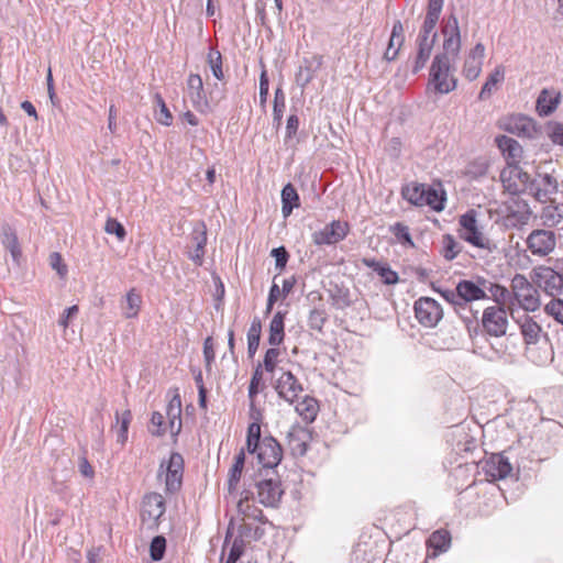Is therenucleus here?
I'll list each match as a JSON object with an SVG mask.
<instances>
[{"label":"nucleus","mask_w":563,"mask_h":563,"mask_svg":"<svg viewBox=\"0 0 563 563\" xmlns=\"http://www.w3.org/2000/svg\"><path fill=\"white\" fill-rule=\"evenodd\" d=\"M460 238L471 245L485 250L488 253L498 252L500 246L504 244V231L500 229H494L493 227L487 231L483 232L477 224L476 211L471 209L462 214L459 219Z\"/></svg>","instance_id":"f257e3e1"},{"label":"nucleus","mask_w":563,"mask_h":563,"mask_svg":"<svg viewBox=\"0 0 563 563\" xmlns=\"http://www.w3.org/2000/svg\"><path fill=\"white\" fill-rule=\"evenodd\" d=\"M486 285L487 280L478 278L477 282L462 279L457 283L454 290L452 289H437L442 298L454 307L456 313L465 321L472 322V319L464 316L462 311L467 309L468 302L486 299Z\"/></svg>","instance_id":"f03ea898"},{"label":"nucleus","mask_w":563,"mask_h":563,"mask_svg":"<svg viewBox=\"0 0 563 563\" xmlns=\"http://www.w3.org/2000/svg\"><path fill=\"white\" fill-rule=\"evenodd\" d=\"M402 198L413 206H428L434 211L444 209V197L431 186L419 183H410L401 189Z\"/></svg>","instance_id":"7ed1b4c3"},{"label":"nucleus","mask_w":563,"mask_h":563,"mask_svg":"<svg viewBox=\"0 0 563 563\" xmlns=\"http://www.w3.org/2000/svg\"><path fill=\"white\" fill-rule=\"evenodd\" d=\"M441 32L443 34V51L437 54L434 57H440L444 60H451L455 64L461 51L462 42L459 20L454 13H451L443 21Z\"/></svg>","instance_id":"20e7f679"},{"label":"nucleus","mask_w":563,"mask_h":563,"mask_svg":"<svg viewBox=\"0 0 563 563\" xmlns=\"http://www.w3.org/2000/svg\"><path fill=\"white\" fill-rule=\"evenodd\" d=\"M455 67L451 60L434 57L430 67V84L438 93H449L456 88Z\"/></svg>","instance_id":"39448f33"},{"label":"nucleus","mask_w":563,"mask_h":563,"mask_svg":"<svg viewBox=\"0 0 563 563\" xmlns=\"http://www.w3.org/2000/svg\"><path fill=\"white\" fill-rule=\"evenodd\" d=\"M185 461L180 453L172 452L167 461H162L158 470V478L164 476L165 490L175 494L183 485Z\"/></svg>","instance_id":"423d86ee"},{"label":"nucleus","mask_w":563,"mask_h":563,"mask_svg":"<svg viewBox=\"0 0 563 563\" xmlns=\"http://www.w3.org/2000/svg\"><path fill=\"white\" fill-rule=\"evenodd\" d=\"M514 297L526 311H536L540 307L538 289L522 274H516L511 279Z\"/></svg>","instance_id":"0eeeda50"},{"label":"nucleus","mask_w":563,"mask_h":563,"mask_svg":"<svg viewBox=\"0 0 563 563\" xmlns=\"http://www.w3.org/2000/svg\"><path fill=\"white\" fill-rule=\"evenodd\" d=\"M556 233L549 229H534L526 238L527 250L534 256L550 255L556 246Z\"/></svg>","instance_id":"6e6552de"},{"label":"nucleus","mask_w":563,"mask_h":563,"mask_svg":"<svg viewBox=\"0 0 563 563\" xmlns=\"http://www.w3.org/2000/svg\"><path fill=\"white\" fill-rule=\"evenodd\" d=\"M531 179L518 164H508L500 173L503 186L511 195L529 194Z\"/></svg>","instance_id":"1a4fd4ad"},{"label":"nucleus","mask_w":563,"mask_h":563,"mask_svg":"<svg viewBox=\"0 0 563 563\" xmlns=\"http://www.w3.org/2000/svg\"><path fill=\"white\" fill-rule=\"evenodd\" d=\"M481 325L483 331L489 336H504L508 328L506 308L493 306L485 308L482 314Z\"/></svg>","instance_id":"9d476101"},{"label":"nucleus","mask_w":563,"mask_h":563,"mask_svg":"<svg viewBox=\"0 0 563 563\" xmlns=\"http://www.w3.org/2000/svg\"><path fill=\"white\" fill-rule=\"evenodd\" d=\"M418 322L427 328L435 327L443 318L441 305L433 298L420 297L413 305Z\"/></svg>","instance_id":"9b49d317"},{"label":"nucleus","mask_w":563,"mask_h":563,"mask_svg":"<svg viewBox=\"0 0 563 563\" xmlns=\"http://www.w3.org/2000/svg\"><path fill=\"white\" fill-rule=\"evenodd\" d=\"M258 463L266 470H273L278 466L283 459V448L279 442L272 435H266L262 442L256 445Z\"/></svg>","instance_id":"f8f14e48"},{"label":"nucleus","mask_w":563,"mask_h":563,"mask_svg":"<svg viewBox=\"0 0 563 563\" xmlns=\"http://www.w3.org/2000/svg\"><path fill=\"white\" fill-rule=\"evenodd\" d=\"M349 233V224L340 220H333L323 229L312 233V242L316 245H331L344 240Z\"/></svg>","instance_id":"ddd939ff"},{"label":"nucleus","mask_w":563,"mask_h":563,"mask_svg":"<svg viewBox=\"0 0 563 563\" xmlns=\"http://www.w3.org/2000/svg\"><path fill=\"white\" fill-rule=\"evenodd\" d=\"M559 190V184L554 176L550 174H538L531 179L529 195L533 196L539 202L545 203Z\"/></svg>","instance_id":"4468645a"},{"label":"nucleus","mask_w":563,"mask_h":563,"mask_svg":"<svg viewBox=\"0 0 563 563\" xmlns=\"http://www.w3.org/2000/svg\"><path fill=\"white\" fill-rule=\"evenodd\" d=\"M501 129L520 137H534L537 123L533 119L523 114H512L503 120Z\"/></svg>","instance_id":"2eb2a0df"},{"label":"nucleus","mask_w":563,"mask_h":563,"mask_svg":"<svg viewBox=\"0 0 563 563\" xmlns=\"http://www.w3.org/2000/svg\"><path fill=\"white\" fill-rule=\"evenodd\" d=\"M258 501L265 507H277L284 490L278 478H265L256 484Z\"/></svg>","instance_id":"dca6fc26"},{"label":"nucleus","mask_w":563,"mask_h":563,"mask_svg":"<svg viewBox=\"0 0 563 563\" xmlns=\"http://www.w3.org/2000/svg\"><path fill=\"white\" fill-rule=\"evenodd\" d=\"M539 285L544 291L552 296H559L563 292V272L562 267L560 271H554L551 267L542 266L536 271Z\"/></svg>","instance_id":"f3484780"},{"label":"nucleus","mask_w":563,"mask_h":563,"mask_svg":"<svg viewBox=\"0 0 563 563\" xmlns=\"http://www.w3.org/2000/svg\"><path fill=\"white\" fill-rule=\"evenodd\" d=\"M275 389L278 396L289 404H294L303 391L301 383L289 371L282 373L276 380Z\"/></svg>","instance_id":"a211bd4d"},{"label":"nucleus","mask_w":563,"mask_h":563,"mask_svg":"<svg viewBox=\"0 0 563 563\" xmlns=\"http://www.w3.org/2000/svg\"><path fill=\"white\" fill-rule=\"evenodd\" d=\"M483 472L492 481L504 479L512 471V466L504 454H492L488 459L483 462Z\"/></svg>","instance_id":"6ab92c4d"},{"label":"nucleus","mask_w":563,"mask_h":563,"mask_svg":"<svg viewBox=\"0 0 563 563\" xmlns=\"http://www.w3.org/2000/svg\"><path fill=\"white\" fill-rule=\"evenodd\" d=\"M187 87L194 108L201 113H207L209 111V100L205 93L203 81L200 75L190 74L187 79Z\"/></svg>","instance_id":"aec40b11"},{"label":"nucleus","mask_w":563,"mask_h":563,"mask_svg":"<svg viewBox=\"0 0 563 563\" xmlns=\"http://www.w3.org/2000/svg\"><path fill=\"white\" fill-rule=\"evenodd\" d=\"M323 58L321 55H313L311 57H305L296 73V84L305 88L314 78L317 71L322 66Z\"/></svg>","instance_id":"412c9836"},{"label":"nucleus","mask_w":563,"mask_h":563,"mask_svg":"<svg viewBox=\"0 0 563 563\" xmlns=\"http://www.w3.org/2000/svg\"><path fill=\"white\" fill-rule=\"evenodd\" d=\"M561 92L555 89L544 88L540 91L536 110L540 117H549L559 107L561 102Z\"/></svg>","instance_id":"4be33fe9"},{"label":"nucleus","mask_w":563,"mask_h":563,"mask_svg":"<svg viewBox=\"0 0 563 563\" xmlns=\"http://www.w3.org/2000/svg\"><path fill=\"white\" fill-rule=\"evenodd\" d=\"M505 221L509 227L526 224L530 219V210L525 201L514 200L506 205Z\"/></svg>","instance_id":"5701e85b"},{"label":"nucleus","mask_w":563,"mask_h":563,"mask_svg":"<svg viewBox=\"0 0 563 563\" xmlns=\"http://www.w3.org/2000/svg\"><path fill=\"white\" fill-rule=\"evenodd\" d=\"M437 40L438 38H435V36H417V55L412 67V74L419 73L426 66Z\"/></svg>","instance_id":"b1692460"},{"label":"nucleus","mask_w":563,"mask_h":563,"mask_svg":"<svg viewBox=\"0 0 563 563\" xmlns=\"http://www.w3.org/2000/svg\"><path fill=\"white\" fill-rule=\"evenodd\" d=\"M164 512L165 501L161 494L151 493L144 497L141 514L143 520H145L146 517L148 519L157 520L164 515Z\"/></svg>","instance_id":"393cba45"},{"label":"nucleus","mask_w":563,"mask_h":563,"mask_svg":"<svg viewBox=\"0 0 563 563\" xmlns=\"http://www.w3.org/2000/svg\"><path fill=\"white\" fill-rule=\"evenodd\" d=\"M495 141L498 148L501 151L504 157L506 158L507 165L519 163L523 151L518 141L507 135H499Z\"/></svg>","instance_id":"a878e982"},{"label":"nucleus","mask_w":563,"mask_h":563,"mask_svg":"<svg viewBox=\"0 0 563 563\" xmlns=\"http://www.w3.org/2000/svg\"><path fill=\"white\" fill-rule=\"evenodd\" d=\"M309 433L305 428L294 427L287 433V443L292 455L302 456L308 450Z\"/></svg>","instance_id":"bb28decb"},{"label":"nucleus","mask_w":563,"mask_h":563,"mask_svg":"<svg viewBox=\"0 0 563 563\" xmlns=\"http://www.w3.org/2000/svg\"><path fill=\"white\" fill-rule=\"evenodd\" d=\"M191 243L195 245V252L190 258L198 265H201L205 255V246L207 244V227L205 222L195 225L190 234Z\"/></svg>","instance_id":"cd10ccee"},{"label":"nucleus","mask_w":563,"mask_h":563,"mask_svg":"<svg viewBox=\"0 0 563 563\" xmlns=\"http://www.w3.org/2000/svg\"><path fill=\"white\" fill-rule=\"evenodd\" d=\"M451 542L452 537L450 531L441 528L430 534L427 545L432 550V556H437L440 553L446 552L451 548Z\"/></svg>","instance_id":"c85d7f7f"},{"label":"nucleus","mask_w":563,"mask_h":563,"mask_svg":"<svg viewBox=\"0 0 563 563\" xmlns=\"http://www.w3.org/2000/svg\"><path fill=\"white\" fill-rule=\"evenodd\" d=\"M142 302L143 300L141 294L135 288H131L126 292L124 300L121 302L122 316L125 319L137 318L141 311Z\"/></svg>","instance_id":"c756f323"},{"label":"nucleus","mask_w":563,"mask_h":563,"mask_svg":"<svg viewBox=\"0 0 563 563\" xmlns=\"http://www.w3.org/2000/svg\"><path fill=\"white\" fill-rule=\"evenodd\" d=\"M363 265L368 268H372L376 272L380 277L384 284L386 285H395L399 282L398 273L393 271L388 264L380 263L375 258L363 257Z\"/></svg>","instance_id":"7c9ffc66"},{"label":"nucleus","mask_w":563,"mask_h":563,"mask_svg":"<svg viewBox=\"0 0 563 563\" xmlns=\"http://www.w3.org/2000/svg\"><path fill=\"white\" fill-rule=\"evenodd\" d=\"M286 314L287 311H277L271 320L268 344L272 346H278L284 342Z\"/></svg>","instance_id":"2f4dec72"},{"label":"nucleus","mask_w":563,"mask_h":563,"mask_svg":"<svg viewBox=\"0 0 563 563\" xmlns=\"http://www.w3.org/2000/svg\"><path fill=\"white\" fill-rule=\"evenodd\" d=\"M282 213L284 218H287L291 214L295 208L300 206V198L295 188V186L290 183L284 186L282 189Z\"/></svg>","instance_id":"473e14b6"},{"label":"nucleus","mask_w":563,"mask_h":563,"mask_svg":"<svg viewBox=\"0 0 563 563\" xmlns=\"http://www.w3.org/2000/svg\"><path fill=\"white\" fill-rule=\"evenodd\" d=\"M518 322L525 342L527 344L537 343L542 332L541 327L528 314H525Z\"/></svg>","instance_id":"72a5a7b5"},{"label":"nucleus","mask_w":563,"mask_h":563,"mask_svg":"<svg viewBox=\"0 0 563 563\" xmlns=\"http://www.w3.org/2000/svg\"><path fill=\"white\" fill-rule=\"evenodd\" d=\"M295 409L302 420L313 422L319 411V404L316 398L305 396L302 400L297 402Z\"/></svg>","instance_id":"f704fd0d"},{"label":"nucleus","mask_w":563,"mask_h":563,"mask_svg":"<svg viewBox=\"0 0 563 563\" xmlns=\"http://www.w3.org/2000/svg\"><path fill=\"white\" fill-rule=\"evenodd\" d=\"M441 12L442 9L427 7L424 21L418 35L428 37L435 36V38H438V32L435 31V26L439 21Z\"/></svg>","instance_id":"c9c22d12"},{"label":"nucleus","mask_w":563,"mask_h":563,"mask_svg":"<svg viewBox=\"0 0 563 563\" xmlns=\"http://www.w3.org/2000/svg\"><path fill=\"white\" fill-rule=\"evenodd\" d=\"M262 333V323L258 318H254L247 331V354L253 357L258 350Z\"/></svg>","instance_id":"e433bc0d"},{"label":"nucleus","mask_w":563,"mask_h":563,"mask_svg":"<svg viewBox=\"0 0 563 563\" xmlns=\"http://www.w3.org/2000/svg\"><path fill=\"white\" fill-rule=\"evenodd\" d=\"M463 246L455 240L452 234H444L442 236V246L440 254L446 261H453L462 252Z\"/></svg>","instance_id":"4c0bfd02"},{"label":"nucleus","mask_w":563,"mask_h":563,"mask_svg":"<svg viewBox=\"0 0 563 563\" xmlns=\"http://www.w3.org/2000/svg\"><path fill=\"white\" fill-rule=\"evenodd\" d=\"M263 368L262 364L258 363L252 374L250 385H249V399L251 410L255 408V398L261 390V387L264 388L265 385L263 383Z\"/></svg>","instance_id":"58836bf2"},{"label":"nucleus","mask_w":563,"mask_h":563,"mask_svg":"<svg viewBox=\"0 0 563 563\" xmlns=\"http://www.w3.org/2000/svg\"><path fill=\"white\" fill-rule=\"evenodd\" d=\"M2 235V243L4 247L10 252L13 261L19 263L22 251L15 232L10 227H8L3 229Z\"/></svg>","instance_id":"ea45409f"},{"label":"nucleus","mask_w":563,"mask_h":563,"mask_svg":"<svg viewBox=\"0 0 563 563\" xmlns=\"http://www.w3.org/2000/svg\"><path fill=\"white\" fill-rule=\"evenodd\" d=\"M505 78V71L503 66H497L493 73L489 74L488 78L486 79L485 84L483 85L481 92H479V99L485 100L490 97L493 89L497 86V84L501 82Z\"/></svg>","instance_id":"a19ab883"},{"label":"nucleus","mask_w":563,"mask_h":563,"mask_svg":"<svg viewBox=\"0 0 563 563\" xmlns=\"http://www.w3.org/2000/svg\"><path fill=\"white\" fill-rule=\"evenodd\" d=\"M486 291L490 294L493 300L497 303L496 307H506L510 298V291L505 286L487 282Z\"/></svg>","instance_id":"79ce46f5"},{"label":"nucleus","mask_w":563,"mask_h":563,"mask_svg":"<svg viewBox=\"0 0 563 563\" xmlns=\"http://www.w3.org/2000/svg\"><path fill=\"white\" fill-rule=\"evenodd\" d=\"M247 500H249V492H245V497L240 499V501L238 504L239 511L242 512L245 517L252 518L260 522H265L266 518H265L262 509L257 508L256 506L249 505Z\"/></svg>","instance_id":"37998d69"},{"label":"nucleus","mask_w":563,"mask_h":563,"mask_svg":"<svg viewBox=\"0 0 563 563\" xmlns=\"http://www.w3.org/2000/svg\"><path fill=\"white\" fill-rule=\"evenodd\" d=\"M286 108V96L284 90L278 87L275 90L274 95V104H273V121L279 126L282 124L283 114Z\"/></svg>","instance_id":"c03bdc74"},{"label":"nucleus","mask_w":563,"mask_h":563,"mask_svg":"<svg viewBox=\"0 0 563 563\" xmlns=\"http://www.w3.org/2000/svg\"><path fill=\"white\" fill-rule=\"evenodd\" d=\"M208 65L212 71V75L218 79L222 80L224 78L223 69H222V55L217 49L211 47L209 49L208 56H207Z\"/></svg>","instance_id":"a18cd8bd"},{"label":"nucleus","mask_w":563,"mask_h":563,"mask_svg":"<svg viewBox=\"0 0 563 563\" xmlns=\"http://www.w3.org/2000/svg\"><path fill=\"white\" fill-rule=\"evenodd\" d=\"M328 314L323 308H313L308 316V325L311 330L322 332Z\"/></svg>","instance_id":"49530a36"},{"label":"nucleus","mask_w":563,"mask_h":563,"mask_svg":"<svg viewBox=\"0 0 563 563\" xmlns=\"http://www.w3.org/2000/svg\"><path fill=\"white\" fill-rule=\"evenodd\" d=\"M155 101L158 108L155 112L156 121L165 126H169L173 123V115L159 93L155 95Z\"/></svg>","instance_id":"de8ad7c7"},{"label":"nucleus","mask_w":563,"mask_h":563,"mask_svg":"<svg viewBox=\"0 0 563 563\" xmlns=\"http://www.w3.org/2000/svg\"><path fill=\"white\" fill-rule=\"evenodd\" d=\"M262 442L261 439V426L258 422L250 423L246 435V450L249 453L254 454L256 445Z\"/></svg>","instance_id":"09e8293b"},{"label":"nucleus","mask_w":563,"mask_h":563,"mask_svg":"<svg viewBox=\"0 0 563 563\" xmlns=\"http://www.w3.org/2000/svg\"><path fill=\"white\" fill-rule=\"evenodd\" d=\"M331 299L336 309H344L352 303L349 290L338 286L331 291Z\"/></svg>","instance_id":"8fccbe9b"},{"label":"nucleus","mask_w":563,"mask_h":563,"mask_svg":"<svg viewBox=\"0 0 563 563\" xmlns=\"http://www.w3.org/2000/svg\"><path fill=\"white\" fill-rule=\"evenodd\" d=\"M390 232L396 236V239L404 245L415 246V243L411 239L409 228L401 223L396 222L390 227Z\"/></svg>","instance_id":"3c124183"},{"label":"nucleus","mask_w":563,"mask_h":563,"mask_svg":"<svg viewBox=\"0 0 563 563\" xmlns=\"http://www.w3.org/2000/svg\"><path fill=\"white\" fill-rule=\"evenodd\" d=\"M166 550V539L163 536H156L150 544V555L153 561H161Z\"/></svg>","instance_id":"603ef678"},{"label":"nucleus","mask_w":563,"mask_h":563,"mask_svg":"<svg viewBox=\"0 0 563 563\" xmlns=\"http://www.w3.org/2000/svg\"><path fill=\"white\" fill-rule=\"evenodd\" d=\"M547 133L554 145L563 146V122L550 121L547 124Z\"/></svg>","instance_id":"864d4df0"},{"label":"nucleus","mask_w":563,"mask_h":563,"mask_svg":"<svg viewBox=\"0 0 563 563\" xmlns=\"http://www.w3.org/2000/svg\"><path fill=\"white\" fill-rule=\"evenodd\" d=\"M483 62L473 57H466L463 66V74L470 80H475L482 71Z\"/></svg>","instance_id":"5fc2aeb1"},{"label":"nucleus","mask_w":563,"mask_h":563,"mask_svg":"<svg viewBox=\"0 0 563 563\" xmlns=\"http://www.w3.org/2000/svg\"><path fill=\"white\" fill-rule=\"evenodd\" d=\"M541 218L545 224L558 225L562 221L563 214L560 207L548 206L543 209Z\"/></svg>","instance_id":"6e6d98bb"},{"label":"nucleus","mask_w":563,"mask_h":563,"mask_svg":"<svg viewBox=\"0 0 563 563\" xmlns=\"http://www.w3.org/2000/svg\"><path fill=\"white\" fill-rule=\"evenodd\" d=\"M280 350L276 346L268 349L264 355L262 368L267 373H273L277 366Z\"/></svg>","instance_id":"4d7b16f0"},{"label":"nucleus","mask_w":563,"mask_h":563,"mask_svg":"<svg viewBox=\"0 0 563 563\" xmlns=\"http://www.w3.org/2000/svg\"><path fill=\"white\" fill-rule=\"evenodd\" d=\"M168 420H181V398L179 394L173 396L166 407Z\"/></svg>","instance_id":"13d9d810"},{"label":"nucleus","mask_w":563,"mask_h":563,"mask_svg":"<svg viewBox=\"0 0 563 563\" xmlns=\"http://www.w3.org/2000/svg\"><path fill=\"white\" fill-rule=\"evenodd\" d=\"M164 424V416L158 411H154L148 427L150 433L154 437H163L166 433Z\"/></svg>","instance_id":"bf43d9fd"},{"label":"nucleus","mask_w":563,"mask_h":563,"mask_svg":"<svg viewBox=\"0 0 563 563\" xmlns=\"http://www.w3.org/2000/svg\"><path fill=\"white\" fill-rule=\"evenodd\" d=\"M48 261L52 269L56 271L60 278H65L67 276V265L64 263V260L58 252L51 253Z\"/></svg>","instance_id":"052dcab7"},{"label":"nucleus","mask_w":563,"mask_h":563,"mask_svg":"<svg viewBox=\"0 0 563 563\" xmlns=\"http://www.w3.org/2000/svg\"><path fill=\"white\" fill-rule=\"evenodd\" d=\"M104 231L108 234H114L119 241H123L126 235V231H125L123 224L113 218H109L107 220L106 225H104Z\"/></svg>","instance_id":"680f3d73"},{"label":"nucleus","mask_w":563,"mask_h":563,"mask_svg":"<svg viewBox=\"0 0 563 563\" xmlns=\"http://www.w3.org/2000/svg\"><path fill=\"white\" fill-rule=\"evenodd\" d=\"M271 256L275 258V267L279 273L286 267L289 260V253L285 246L275 247L271 252Z\"/></svg>","instance_id":"e2e57ef3"},{"label":"nucleus","mask_w":563,"mask_h":563,"mask_svg":"<svg viewBox=\"0 0 563 563\" xmlns=\"http://www.w3.org/2000/svg\"><path fill=\"white\" fill-rule=\"evenodd\" d=\"M262 65V71L260 75V103L262 107L265 106L267 96H268V89H269V80L267 76V70L265 68V65L263 62H261Z\"/></svg>","instance_id":"0e129e2a"},{"label":"nucleus","mask_w":563,"mask_h":563,"mask_svg":"<svg viewBox=\"0 0 563 563\" xmlns=\"http://www.w3.org/2000/svg\"><path fill=\"white\" fill-rule=\"evenodd\" d=\"M545 312L561 323H563V300L561 299H552L549 303L545 305Z\"/></svg>","instance_id":"69168bd1"},{"label":"nucleus","mask_w":563,"mask_h":563,"mask_svg":"<svg viewBox=\"0 0 563 563\" xmlns=\"http://www.w3.org/2000/svg\"><path fill=\"white\" fill-rule=\"evenodd\" d=\"M244 467H240L238 465H232L229 470V476H228V489L229 493H233L241 479L242 472Z\"/></svg>","instance_id":"338daca9"},{"label":"nucleus","mask_w":563,"mask_h":563,"mask_svg":"<svg viewBox=\"0 0 563 563\" xmlns=\"http://www.w3.org/2000/svg\"><path fill=\"white\" fill-rule=\"evenodd\" d=\"M79 312V308L77 305L70 306L64 310L62 313L58 324L66 329L69 325L70 320L76 317Z\"/></svg>","instance_id":"774afa93"}]
</instances>
